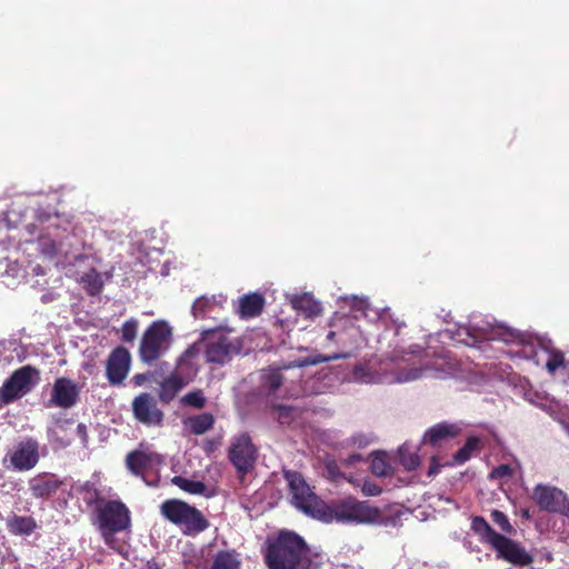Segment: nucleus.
I'll return each mask as SVG.
<instances>
[{
  "mask_svg": "<svg viewBox=\"0 0 569 569\" xmlns=\"http://www.w3.org/2000/svg\"><path fill=\"white\" fill-rule=\"evenodd\" d=\"M322 561L323 556L296 532L282 530L268 539L266 562L270 569H318Z\"/></svg>",
  "mask_w": 569,
  "mask_h": 569,
  "instance_id": "nucleus-2",
  "label": "nucleus"
},
{
  "mask_svg": "<svg viewBox=\"0 0 569 569\" xmlns=\"http://www.w3.org/2000/svg\"><path fill=\"white\" fill-rule=\"evenodd\" d=\"M7 527L16 536H28L37 528V523L32 517L12 516L7 519Z\"/></svg>",
  "mask_w": 569,
  "mask_h": 569,
  "instance_id": "nucleus-27",
  "label": "nucleus"
},
{
  "mask_svg": "<svg viewBox=\"0 0 569 569\" xmlns=\"http://www.w3.org/2000/svg\"><path fill=\"white\" fill-rule=\"evenodd\" d=\"M381 370H391L389 382H410L421 378H442L450 373L452 367L446 357L430 359L429 353L419 346L411 345L408 349L395 348L390 356L380 360Z\"/></svg>",
  "mask_w": 569,
  "mask_h": 569,
  "instance_id": "nucleus-1",
  "label": "nucleus"
},
{
  "mask_svg": "<svg viewBox=\"0 0 569 569\" xmlns=\"http://www.w3.org/2000/svg\"><path fill=\"white\" fill-rule=\"evenodd\" d=\"M81 283L83 289L90 296H97L101 292L103 282L101 280L100 274L94 270H90L81 277Z\"/></svg>",
  "mask_w": 569,
  "mask_h": 569,
  "instance_id": "nucleus-32",
  "label": "nucleus"
},
{
  "mask_svg": "<svg viewBox=\"0 0 569 569\" xmlns=\"http://www.w3.org/2000/svg\"><path fill=\"white\" fill-rule=\"evenodd\" d=\"M441 465H431V468L429 470V475H435V473L439 472V467Z\"/></svg>",
  "mask_w": 569,
  "mask_h": 569,
  "instance_id": "nucleus-52",
  "label": "nucleus"
},
{
  "mask_svg": "<svg viewBox=\"0 0 569 569\" xmlns=\"http://www.w3.org/2000/svg\"><path fill=\"white\" fill-rule=\"evenodd\" d=\"M126 462H161L156 453L133 450L127 455Z\"/></svg>",
  "mask_w": 569,
  "mask_h": 569,
  "instance_id": "nucleus-41",
  "label": "nucleus"
},
{
  "mask_svg": "<svg viewBox=\"0 0 569 569\" xmlns=\"http://www.w3.org/2000/svg\"><path fill=\"white\" fill-rule=\"evenodd\" d=\"M139 321L136 318H130L124 321L120 328L121 340L123 342H133L138 335Z\"/></svg>",
  "mask_w": 569,
  "mask_h": 569,
  "instance_id": "nucleus-40",
  "label": "nucleus"
},
{
  "mask_svg": "<svg viewBox=\"0 0 569 569\" xmlns=\"http://www.w3.org/2000/svg\"><path fill=\"white\" fill-rule=\"evenodd\" d=\"M532 499L545 511L569 515V499L562 490L556 487L537 485L532 492Z\"/></svg>",
  "mask_w": 569,
  "mask_h": 569,
  "instance_id": "nucleus-12",
  "label": "nucleus"
},
{
  "mask_svg": "<svg viewBox=\"0 0 569 569\" xmlns=\"http://www.w3.org/2000/svg\"><path fill=\"white\" fill-rule=\"evenodd\" d=\"M22 396H24V393L7 379L0 388V408L13 402Z\"/></svg>",
  "mask_w": 569,
  "mask_h": 569,
  "instance_id": "nucleus-37",
  "label": "nucleus"
},
{
  "mask_svg": "<svg viewBox=\"0 0 569 569\" xmlns=\"http://www.w3.org/2000/svg\"><path fill=\"white\" fill-rule=\"evenodd\" d=\"M327 471L328 477L336 482H339L340 479L343 478L353 486H361V490L366 496H378L381 493V488L372 481L365 480L361 482L352 477H345V475L338 471V465H327Z\"/></svg>",
  "mask_w": 569,
  "mask_h": 569,
  "instance_id": "nucleus-22",
  "label": "nucleus"
},
{
  "mask_svg": "<svg viewBox=\"0 0 569 569\" xmlns=\"http://www.w3.org/2000/svg\"><path fill=\"white\" fill-rule=\"evenodd\" d=\"M283 383V376L279 369L266 371L261 377V386L269 393L276 392Z\"/></svg>",
  "mask_w": 569,
  "mask_h": 569,
  "instance_id": "nucleus-34",
  "label": "nucleus"
},
{
  "mask_svg": "<svg viewBox=\"0 0 569 569\" xmlns=\"http://www.w3.org/2000/svg\"><path fill=\"white\" fill-rule=\"evenodd\" d=\"M236 467H237V475L239 477H242L252 470L253 465H236Z\"/></svg>",
  "mask_w": 569,
  "mask_h": 569,
  "instance_id": "nucleus-48",
  "label": "nucleus"
},
{
  "mask_svg": "<svg viewBox=\"0 0 569 569\" xmlns=\"http://www.w3.org/2000/svg\"><path fill=\"white\" fill-rule=\"evenodd\" d=\"M22 396H24V393L7 379L0 388V408L13 402Z\"/></svg>",
  "mask_w": 569,
  "mask_h": 569,
  "instance_id": "nucleus-36",
  "label": "nucleus"
},
{
  "mask_svg": "<svg viewBox=\"0 0 569 569\" xmlns=\"http://www.w3.org/2000/svg\"><path fill=\"white\" fill-rule=\"evenodd\" d=\"M569 361L566 360L565 353L560 350L552 349L549 351V358L546 363V369L549 373H555L560 368H567Z\"/></svg>",
  "mask_w": 569,
  "mask_h": 569,
  "instance_id": "nucleus-38",
  "label": "nucleus"
},
{
  "mask_svg": "<svg viewBox=\"0 0 569 569\" xmlns=\"http://www.w3.org/2000/svg\"><path fill=\"white\" fill-rule=\"evenodd\" d=\"M8 379L27 395L39 382L40 371L31 365H26L14 370Z\"/></svg>",
  "mask_w": 569,
  "mask_h": 569,
  "instance_id": "nucleus-18",
  "label": "nucleus"
},
{
  "mask_svg": "<svg viewBox=\"0 0 569 569\" xmlns=\"http://www.w3.org/2000/svg\"><path fill=\"white\" fill-rule=\"evenodd\" d=\"M160 510L166 519L178 526L188 535L199 533L209 526L208 521L198 509L182 500H166L161 505Z\"/></svg>",
  "mask_w": 569,
  "mask_h": 569,
  "instance_id": "nucleus-8",
  "label": "nucleus"
},
{
  "mask_svg": "<svg viewBox=\"0 0 569 569\" xmlns=\"http://www.w3.org/2000/svg\"><path fill=\"white\" fill-rule=\"evenodd\" d=\"M491 520L493 521L495 525H497L502 531L507 532V533H511L512 532V526L510 525L507 516L499 511V510H493L491 512Z\"/></svg>",
  "mask_w": 569,
  "mask_h": 569,
  "instance_id": "nucleus-42",
  "label": "nucleus"
},
{
  "mask_svg": "<svg viewBox=\"0 0 569 569\" xmlns=\"http://www.w3.org/2000/svg\"><path fill=\"white\" fill-rule=\"evenodd\" d=\"M151 378V373H137L132 377L131 381L136 387H141L147 383Z\"/></svg>",
  "mask_w": 569,
  "mask_h": 569,
  "instance_id": "nucleus-47",
  "label": "nucleus"
},
{
  "mask_svg": "<svg viewBox=\"0 0 569 569\" xmlns=\"http://www.w3.org/2000/svg\"><path fill=\"white\" fill-rule=\"evenodd\" d=\"M230 462H256L258 449L247 433L234 437L228 451Z\"/></svg>",
  "mask_w": 569,
  "mask_h": 569,
  "instance_id": "nucleus-17",
  "label": "nucleus"
},
{
  "mask_svg": "<svg viewBox=\"0 0 569 569\" xmlns=\"http://www.w3.org/2000/svg\"><path fill=\"white\" fill-rule=\"evenodd\" d=\"M129 471L137 476L141 477L142 480L148 486H157L160 479L157 476V470L154 469V465H127Z\"/></svg>",
  "mask_w": 569,
  "mask_h": 569,
  "instance_id": "nucleus-29",
  "label": "nucleus"
},
{
  "mask_svg": "<svg viewBox=\"0 0 569 569\" xmlns=\"http://www.w3.org/2000/svg\"><path fill=\"white\" fill-rule=\"evenodd\" d=\"M389 453L385 450H375L370 453V462H387L389 460Z\"/></svg>",
  "mask_w": 569,
  "mask_h": 569,
  "instance_id": "nucleus-46",
  "label": "nucleus"
},
{
  "mask_svg": "<svg viewBox=\"0 0 569 569\" xmlns=\"http://www.w3.org/2000/svg\"><path fill=\"white\" fill-rule=\"evenodd\" d=\"M78 399L79 390L72 380L64 377L56 379L51 391V402L54 406L71 408L78 402Z\"/></svg>",
  "mask_w": 569,
  "mask_h": 569,
  "instance_id": "nucleus-16",
  "label": "nucleus"
},
{
  "mask_svg": "<svg viewBox=\"0 0 569 569\" xmlns=\"http://www.w3.org/2000/svg\"><path fill=\"white\" fill-rule=\"evenodd\" d=\"M226 301V298L223 296H219L217 298L216 296L212 297H206L202 296L192 305V313L198 319H204L207 318L217 307L221 308L222 303Z\"/></svg>",
  "mask_w": 569,
  "mask_h": 569,
  "instance_id": "nucleus-26",
  "label": "nucleus"
},
{
  "mask_svg": "<svg viewBox=\"0 0 569 569\" xmlns=\"http://www.w3.org/2000/svg\"><path fill=\"white\" fill-rule=\"evenodd\" d=\"M240 565L233 551H219L213 558L211 569H240Z\"/></svg>",
  "mask_w": 569,
  "mask_h": 569,
  "instance_id": "nucleus-30",
  "label": "nucleus"
},
{
  "mask_svg": "<svg viewBox=\"0 0 569 569\" xmlns=\"http://www.w3.org/2000/svg\"><path fill=\"white\" fill-rule=\"evenodd\" d=\"M462 433L461 422L440 421L429 427L422 435L420 445L441 451L451 440Z\"/></svg>",
  "mask_w": 569,
  "mask_h": 569,
  "instance_id": "nucleus-11",
  "label": "nucleus"
},
{
  "mask_svg": "<svg viewBox=\"0 0 569 569\" xmlns=\"http://www.w3.org/2000/svg\"><path fill=\"white\" fill-rule=\"evenodd\" d=\"M284 478L288 481L292 502L299 510L306 515L318 519L325 502L318 498L311 490L306 480L297 472L284 471Z\"/></svg>",
  "mask_w": 569,
  "mask_h": 569,
  "instance_id": "nucleus-9",
  "label": "nucleus"
},
{
  "mask_svg": "<svg viewBox=\"0 0 569 569\" xmlns=\"http://www.w3.org/2000/svg\"><path fill=\"white\" fill-rule=\"evenodd\" d=\"M78 433L81 436H86L87 428L83 423H79L77 427Z\"/></svg>",
  "mask_w": 569,
  "mask_h": 569,
  "instance_id": "nucleus-50",
  "label": "nucleus"
},
{
  "mask_svg": "<svg viewBox=\"0 0 569 569\" xmlns=\"http://www.w3.org/2000/svg\"><path fill=\"white\" fill-rule=\"evenodd\" d=\"M39 443L33 438H26L13 446L10 462H38Z\"/></svg>",
  "mask_w": 569,
  "mask_h": 569,
  "instance_id": "nucleus-19",
  "label": "nucleus"
},
{
  "mask_svg": "<svg viewBox=\"0 0 569 569\" xmlns=\"http://www.w3.org/2000/svg\"><path fill=\"white\" fill-rule=\"evenodd\" d=\"M530 348H531V355H530V357L536 356V355H537V351H535L533 347H530Z\"/></svg>",
  "mask_w": 569,
  "mask_h": 569,
  "instance_id": "nucleus-57",
  "label": "nucleus"
},
{
  "mask_svg": "<svg viewBox=\"0 0 569 569\" xmlns=\"http://www.w3.org/2000/svg\"><path fill=\"white\" fill-rule=\"evenodd\" d=\"M208 467L196 471L183 470L170 479V482L190 495H199L207 498L213 497L216 491L212 482L209 481Z\"/></svg>",
  "mask_w": 569,
  "mask_h": 569,
  "instance_id": "nucleus-10",
  "label": "nucleus"
},
{
  "mask_svg": "<svg viewBox=\"0 0 569 569\" xmlns=\"http://www.w3.org/2000/svg\"><path fill=\"white\" fill-rule=\"evenodd\" d=\"M360 460H361L360 455H352V456H350V458L347 462L353 463V462H359Z\"/></svg>",
  "mask_w": 569,
  "mask_h": 569,
  "instance_id": "nucleus-51",
  "label": "nucleus"
},
{
  "mask_svg": "<svg viewBox=\"0 0 569 569\" xmlns=\"http://www.w3.org/2000/svg\"><path fill=\"white\" fill-rule=\"evenodd\" d=\"M183 388V382L170 373L159 383L158 398L162 405H169Z\"/></svg>",
  "mask_w": 569,
  "mask_h": 569,
  "instance_id": "nucleus-25",
  "label": "nucleus"
},
{
  "mask_svg": "<svg viewBox=\"0 0 569 569\" xmlns=\"http://www.w3.org/2000/svg\"><path fill=\"white\" fill-rule=\"evenodd\" d=\"M264 307V298L260 293H249L239 298L237 313L249 319L259 316Z\"/></svg>",
  "mask_w": 569,
  "mask_h": 569,
  "instance_id": "nucleus-20",
  "label": "nucleus"
},
{
  "mask_svg": "<svg viewBox=\"0 0 569 569\" xmlns=\"http://www.w3.org/2000/svg\"><path fill=\"white\" fill-rule=\"evenodd\" d=\"M22 396H24V393L7 379L0 388V408L13 402Z\"/></svg>",
  "mask_w": 569,
  "mask_h": 569,
  "instance_id": "nucleus-35",
  "label": "nucleus"
},
{
  "mask_svg": "<svg viewBox=\"0 0 569 569\" xmlns=\"http://www.w3.org/2000/svg\"><path fill=\"white\" fill-rule=\"evenodd\" d=\"M229 332H231V329L226 330L222 327L201 332L202 340L207 341L204 350L207 362L223 366L230 362L234 355L241 352V340L230 338Z\"/></svg>",
  "mask_w": 569,
  "mask_h": 569,
  "instance_id": "nucleus-7",
  "label": "nucleus"
},
{
  "mask_svg": "<svg viewBox=\"0 0 569 569\" xmlns=\"http://www.w3.org/2000/svg\"><path fill=\"white\" fill-rule=\"evenodd\" d=\"M406 466H407V470L411 471V470H413V469H415V467H416L417 465L410 463V465H406Z\"/></svg>",
  "mask_w": 569,
  "mask_h": 569,
  "instance_id": "nucleus-55",
  "label": "nucleus"
},
{
  "mask_svg": "<svg viewBox=\"0 0 569 569\" xmlns=\"http://www.w3.org/2000/svg\"><path fill=\"white\" fill-rule=\"evenodd\" d=\"M132 413L137 421L146 426H160L163 412L158 408L154 397L149 392H141L132 400Z\"/></svg>",
  "mask_w": 569,
  "mask_h": 569,
  "instance_id": "nucleus-14",
  "label": "nucleus"
},
{
  "mask_svg": "<svg viewBox=\"0 0 569 569\" xmlns=\"http://www.w3.org/2000/svg\"><path fill=\"white\" fill-rule=\"evenodd\" d=\"M214 418L211 413L204 412L189 419V427L193 435H203L212 428Z\"/></svg>",
  "mask_w": 569,
  "mask_h": 569,
  "instance_id": "nucleus-31",
  "label": "nucleus"
},
{
  "mask_svg": "<svg viewBox=\"0 0 569 569\" xmlns=\"http://www.w3.org/2000/svg\"><path fill=\"white\" fill-rule=\"evenodd\" d=\"M278 409H279L280 411H288V410H289V409H288L287 407H284V406H278Z\"/></svg>",
  "mask_w": 569,
  "mask_h": 569,
  "instance_id": "nucleus-56",
  "label": "nucleus"
},
{
  "mask_svg": "<svg viewBox=\"0 0 569 569\" xmlns=\"http://www.w3.org/2000/svg\"><path fill=\"white\" fill-rule=\"evenodd\" d=\"M348 355L346 353H333L330 356H322V355H316V356H309L300 359H296L291 362H289L284 368L291 369V368H305L309 366H317L323 362H330L338 359H345Z\"/></svg>",
  "mask_w": 569,
  "mask_h": 569,
  "instance_id": "nucleus-28",
  "label": "nucleus"
},
{
  "mask_svg": "<svg viewBox=\"0 0 569 569\" xmlns=\"http://www.w3.org/2000/svg\"><path fill=\"white\" fill-rule=\"evenodd\" d=\"M381 519V512L377 507L367 501L355 498H346L330 505L325 502L318 520L323 522L340 523H373Z\"/></svg>",
  "mask_w": 569,
  "mask_h": 569,
  "instance_id": "nucleus-4",
  "label": "nucleus"
},
{
  "mask_svg": "<svg viewBox=\"0 0 569 569\" xmlns=\"http://www.w3.org/2000/svg\"><path fill=\"white\" fill-rule=\"evenodd\" d=\"M373 441V437L369 435L363 433H357L351 437L352 445L357 446L358 448H366Z\"/></svg>",
  "mask_w": 569,
  "mask_h": 569,
  "instance_id": "nucleus-43",
  "label": "nucleus"
},
{
  "mask_svg": "<svg viewBox=\"0 0 569 569\" xmlns=\"http://www.w3.org/2000/svg\"><path fill=\"white\" fill-rule=\"evenodd\" d=\"M34 465H12L14 470L23 471V470H30Z\"/></svg>",
  "mask_w": 569,
  "mask_h": 569,
  "instance_id": "nucleus-49",
  "label": "nucleus"
},
{
  "mask_svg": "<svg viewBox=\"0 0 569 569\" xmlns=\"http://www.w3.org/2000/svg\"><path fill=\"white\" fill-rule=\"evenodd\" d=\"M291 303L295 310L308 319H313L322 313L321 303L308 293L296 297Z\"/></svg>",
  "mask_w": 569,
  "mask_h": 569,
  "instance_id": "nucleus-21",
  "label": "nucleus"
},
{
  "mask_svg": "<svg viewBox=\"0 0 569 569\" xmlns=\"http://www.w3.org/2000/svg\"><path fill=\"white\" fill-rule=\"evenodd\" d=\"M131 355L123 346L116 347L106 360V377L111 386H121L131 368Z\"/></svg>",
  "mask_w": 569,
  "mask_h": 569,
  "instance_id": "nucleus-13",
  "label": "nucleus"
},
{
  "mask_svg": "<svg viewBox=\"0 0 569 569\" xmlns=\"http://www.w3.org/2000/svg\"><path fill=\"white\" fill-rule=\"evenodd\" d=\"M336 336H337V332L331 330L327 335V340L331 341L335 339Z\"/></svg>",
  "mask_w": 569,
  "mask_h": 569,
  "instance_id": "nucleus-54",
  "label": "nucleus"
},
{
  "mask_svg": "<svg viewBox=\"0 0 569 569\" xmlns=\"http://www.w3.org/2000/svg\"><path fill=\"white\" fill-rule=\"evenodd\" d=\"M170 373L182 381L184 387L194 380L198 369L189 359V350L178 359L176 368Z\"/></svg>",
  "mask_w": 569,
  "mask_h": 569,
  "instance_id": "nucleus-23",
  "label": "nucleus"
},
{
  "mask_svg": "<svg viewBox=\"0 0 569 569\" xmlns=\"http://www.w3.org/2000/svg\"><path fill=\"white\" fill-rule=\"evenodd\" d=\"M471 528L482 542L497 551L499 558L520 566L531 562V556L519 543L496 532L483 518L475 517Z\"/></svg>",
  "mask_w": 569,
  "mask_h": 569,
  "instance_id": "nucleus-5",
  "label": "nucleus"
},
{
  "mask_svg": "<svg viewBox=\"0 0 569 569\" xmlns=\"http://www.w3.org/2000/svg\"><path fill=\"white\" fill-rule=\"evenodd\" d=\"M496 435L491 431L469 433L465 443L452 456L453 462H467L490 447Z\"/></svg>",
  "mask_w": 569,
  "mask_h": 569,
  "instance_id": "nucleus-15",
  "label": "nucleus"
},
{
  "mask_svg": "<svg viewBox=\"0 0 569 569\" xmlns=\"http://www.w3.org/2000/svg\"><path fill=\"white\" fill-rule=\"evenodd\" d=\"M60 481L52 475L37 477L30 481L32 495L38 498L49 497L57 491Z\"/></svg>",
  "mask_w": 569,
  "mask_h": 569,
  "instance_id": "nucleus-24",
  "label": "nucleus"
},
{
  "mask_svg": "<svg viewBox=\"0 0 569 569\" xmlns=\"http://www.w3.org/2000/svg\"><path fill=\"white\" fill-rule=\"evenodd\" d=\"M173 331L164 320L152 321L142 333L138 350L142 363L151 365L163 357L172 343Z\"/></svg>",
  "mask_w": 569,
  "mask_h": 569,
  "instance_id": "nucleus-6",
  "label": "nucleus"
},
{
  "mask_svg": "<svg viewBox=\"0 0 569 569\" xmlns=\"http://www.w3.org/2000/svg\"><path fill=\"white\" fill-rule=\"evenodd\" d=\"M511 473H512L511 465H499L498 468L493 469L490 472V478L491 479L503 478V477L510 476Z\"/></svg>",
  "mask_w": 569,
  "mask_h": 569,
  "instance_id": "nucleus-45",
  "label": "nucleus"
},
{
  "mask_svg": "<svg viewBox=\"0 0 569 569\" xmlns=\"http://www.w3.org/2000/svg\"><path fill=\"white\" fill-rule=\"evenodd\" d=\"M421 445L406 441L398 449V462H421L422 457L419 455Z\"/></svg>",
  "mask_w": 569,
  "mask_h": 569,
  "instance_id": "nucleus-33",
  "label": "nucleus"
},
{
  "mask_svg": "<svg viewBox=\"0 0 569 569\" xmlns=\"http://www.w3.org/2000/svg\"><path fill=\"white\" fill-rule=\"evenodd\" d=\"M130 511L118 500L99 499L96 501L92 525L100 532L104 543L114 547V535L130 527Z\"/></svg>",
  "mask_w": 569,
  "mask_h": 569,
  "instance_id": "nucleus-3",
  "label": "nucleus"
},
{
  "mask_svg": "<svg viewBox=\"0 0 569 569\" xmlns=\"http://www.w3.org/2000/svg\"><path fill=\"white\" fill-rule=\"evenodd\" d=\"M429 462H432V463L440 462V457L437 453H432Z\"/></svg>",
  "mask_w": 569,
  "mask_h": 569,
  "instance_id": "nucleus-53",
  "label": "nucleus"
},
{
  "mask_svg": "<svg viewBox=\"0 0 569 569\" xmlns=\"http://www.w3.org/2000/svg\"><path fill=\"white\" fill-rule=\"evenodd\" d=\"M372 473L377 477H388L393 472L392 465H371Z\"/></svg>",
  "mask_w": 569,
  "mask_h": 569,
  "instance_id": "nucleus-44",
  "label": "nucleus"
},
{
  "mask_svg": "<svg viewBox=\"0 0 569 569\" xmlns=\"http://www.w3.org/2000/svg\"><path fill=\"white\" fill-rule=\"evenodd\" d=\"M180 402L182 406H188V407H192L196 409H202L206 406L207 399L201 389H196V390H192V391L186 393L180 399Z\"/></svg>",
  "mask_w": 569,
  "mask_h": 569,
  "instance_id": "nucleus-39",
  "label": "nucleus"
}]
</instances>
